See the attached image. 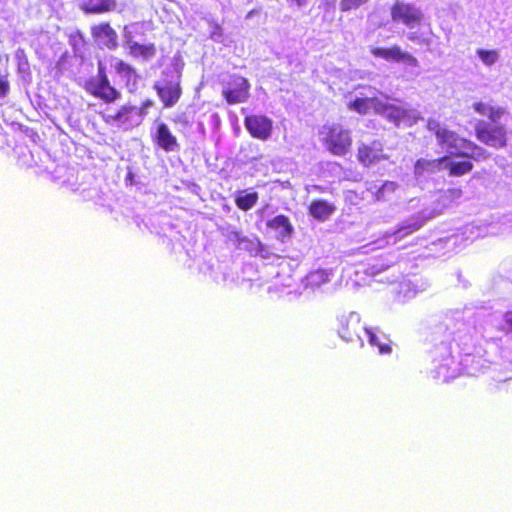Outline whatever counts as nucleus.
<instances>
[{"label": "nucleus", "mask_w": 512, "mask_h": 512, "mask_svg": "<svg viewBox=\"0 0 512 512\" xmlns=\"http://www.w3.org/2000/svg\"><path fill=\"white\" fill-rule=\"evenodd\" d=\"M472 107L475 112L489 119V122L480 120L476 123L477 139L494 148L504 147L506 145V129L501 124V120L508 114L506 109L484 102H475Z\"/></svg>", "instance_id": "1"}, {"label": "nucleus", "mask_w": 512, "mask_h": 512, "mask_svg": "<svg viewBox=\"0 0 512 512\" xmlns=\"http://www.w3.org/2000/svg\"><path fill=\"white\" fill-rule=\"evenodd\" d=\"M427 129L435 135L437 143L451 155L461 156L463 149L467 147L466 139L459 137L454 131L449 130L446 125L435 119L428 120Z\"/></svg>", "instance_id": "2"}, {"label": "nucleus", "mask_w": 512, "mask_h": 512, "mask_svg": "<svg viewBox=\"0 0 512 512\" xmlns=\"http://www.w3.org/2000/svg\"><path fill=\"white\" fill-rule=\"evenodd\" d=\"M154 88L165 107L174 106L181 95L180 72L175 68L165 71L163 78L155 83Z\"/></svg>", "instance_id": "3"}, {"label": "nucleus", "mask_w": 512, "mask_h": 512, "mask_svg": "<svg viewBox=\"0 0 512 512\" xmlns=\"http://www.w3.org/2000/svg\"><path fill=\"white\" fill-rule=\"evenodd\" d=\"M321 134L327 149L334 155H344L351 146L349 131L338 124L323 126Z\"/></svg>", "instance_id": "4"}, {"label": "nucleus", "mask_w": 512, "mask_h": 512, "mask_svg": "<svg viewBox=\"0 0 512 512\" xmlns=\"http://www.w3.org/2000/svg\"><path fill=\"white\" fill-rule=\"evenodd\" d=\"M86 90L106 102H113L120 97V93L110 85L101 61L98 62V74L87 81Z\"/></svg>", "instance_id": "5"}, {"label": "nucleus", "mask_w": 512, "mask_h": 512, "mask_svg": "<svg viewBox=\"0 0 512 512\" xmlns=\"http://www.w3.org/2000/svg\"><path fill=\"white\" fill-rule=\"evenodd\" d=\"M338 335L345 342H358L359 346L364 345L362 334L365 326L361 325L360 315L356 312H349L339 317Z\"/></svg>", "instance_id": "6"}, {"label": "nucleus", "mask_w": 512, "mask_h": 512, "mask_svg": "<svg viewBox=\"0 0 512 512\" xmlns=\"http://www.w3.org/2000/svg\"><path fill=\"white\" fill-rule=\"evenodd\" d=\"M250 84L248 80L239 75H232L223 83L222 95L226 101L233 105L244 103L249 98Z\"/></svg>", "instance_id": "7"}, {"label": "nucleus", "mask_w": 512, "mask_h": 512, "mask_svg": "<svg viewBox=\"0 0 512 512\" xmlns=\"http://www.w3.org/2000/svg\"><path fill=\"white\" fill-rule=\"evenodd\" d=\"M431 216H425L423 213L412 216L405 220L396 231L387 232L382 239L377 240L378 247H384L387 244H395L403 237L419 230Z\"/></svg>", "instance_id": "8"}, {"label": "nucleus", "mask_w": 512, "mask_h": 512, "mask_svg": "<svg viewBox=\"0 0 512 512\" xmlns=\"http://www.w3.org/2000/svg\"><path fill=\"white\" fill-rule=\"evenodd\" d=\"M377 113L397 126L400 124L410 126L417 120L416 111L405 105L388 104L381 101V107H378Z\"/></svg>", "instance_id": "9"}, {"label": "nucleus", "mask_w": 512, "mask_h": 512, "mask_svg": "<svg viewBox=\"0 0 512 512\" xmlns=\"http://www.w3.org/2000/svg\"><path fill=\"white\" fill-rule=\"evenodd\" d=\"M391 17L394 22H401L408 28H414L422 21L423 13L414 5L397 1L391 9Z\"/></svg>", "instance_id": "10"}, {"label": "nucleus", "mask_w": 512, "mask_h": 512, "mask_svg": "<svg viewBox=\"0 0 512 512\" xmlns=\"http://www.w3.org/2000/svg\"><path fill=\"white\" fill-rule=\"evenodd\" d=\"M376 93L377 91L372 87L363 88L359 95L348 103V108L363 115L371 110L377 113L378 107H381V100L376 97Z\"/></svg>", "instance_id": "11"}, {"label": "nucleus", "mask_w": 512, "mask_h": 512, "mask_svg": "<svg viewBox=\"0 0 512 512\" xmlns=\"http://www.w3.org/2000/svg\"><path fill=\"white\" fill-rule=\"evenodd\" d=\"M245 128L252 137L266 141L271 137L273 122L264 115H250L244 119Z\"/></svg>", "instance_id": "12"}, {"label": "nucleus", "mask_w": 512, "mask_h": 512, "mask_svg": "<svg viewBox=\"0 0 512 512\" xmlns=\"http://www.w3.org/2000/svg\"><path fill=\"white\" fill-rule=\"evenodd\" d=\"M371 53L375 57L383 58L387 61L403 63L409 67H418V60L411 54L404 52L399 46L390 48H373Z\"/></svg>", "instance_id": "13"}, {"label": "nucleus", "mask_w": 512, "mask_h": 512, "mask_svg": "<svg viewBox=\"0 0 512 512\" xmlns=\"http://www.w3.org/2000/svg\"><path fill=\"white\" fill-rule=\"evenodd\" d=\"M91 34L100 47L114 50L118 46V35L108 23L93 26Z\"/></svg>", "instance_id": "14"}, {"label": "nucleus", "mask_w": 512, "mask_h": 512, "mask_svg": "<svg viewBox=\"0 0 512 512\" xmlns=\"http://www.w3.org/2000/svg\"><path fill=\"white\" fill-rule=\"evenodd\" d=\"M267 227L275 232V237L281 242L290 239L294 233V227L285 215L275 216L267 222Z\"/></svg>", "instance_id": "15"}, {"label": "nucleus", "mask_w": 512, "mask_h": 512, "mask_svg": "<svg viewBox=\"0 0 512 512\" xmlns=\"http://www.w3.org/2000/svg\"><path fill=\"white\" fill-rule=\"evenodd\" d=\"M152 101L147 100L141 108H137L134 106H123L117 113L114 115H108L107 121L112 120L119 124H125L127 122H132V114L141 117L146 113V109L152 106Z\"/></svg>", "instance_id": "16"}, {"label": "nucleus", "mask_w": 512, "mask_h": 512, "mask_svg": "<svg viewBox=\"0 0 512 512\" xmlns=\"http://www.w3.org/2000/svg\"><path fill=\"white\" fill-rule=\"evenodd\" d=\"M157 144L166 152L179 150V144L176 137L171 133L169 127L165 123L157 126L156 132Z\"/></svg>", "instance_id": "17"}, {"label": "nucleus", "mask_w": 512, "mask_h": 512, "mask_svg": "<svg viewBox=\"0 0 512 512\" xmlns=\"http://www.w3.org/2000/svg\"><path fill=\"white\" fill-rule=\"evenodd\" d=\"M81 9L87 14H101L116 9V0H83Z\"/></svg>", "instance_id": "18"}, {"label": "nucleus", "mask_w": 512, "mask_h": 512, "mask_svg": "<svg viewBox=\"0 0 512 512\" xmlns=\"http://www.w3.org/2000/svg\"><path fill=\"white\" fill-rule=\"evenodd\" d=\"M309 214L319 220H327L335 211V206L325 200H313L308 208Z\"/></svg>", "instance_id": "19"}, {"label": "nucleus", "mask_w": 512, "mask_h": 512, "mask_svg": "<svg viewBox=\"0 0 512 512\" xmlns=\"http://www.w3.org/2000/svg\"><path fill=\"white\" fill-rule=\"evenodd\" d=\"M446 162L447 156L434 160L419 159L415 164L414 173L418 177L424 175V173L426 172L434 173L436 171L444 169Z\"/></svg>", "instance_id": "20"}, {"label": "nucleus", "mask_w": 512, "mask_h": 512, "mask_svg": "<svg viewBox=\"0 0 512 512\" xmlns=\"http://www.w3.org/2000/svg\"><path fill=\"white\" fill-rule=\"evenodd\" d=\"M380 143L374 142L372 146L359 147L358 157L364 165H370L382 157Z\"/></svg>", "instance_id": "21"}, {"label": "nucleus", "mask_w": 512, "mask_h": 512, "mask_svg": "<svg viewBox=\"0 0 512 512\" xmlns=\"http://www.w3.org/2000/svg\"><path fill=\"white\" fill-rule=\"evenodd\" d=\"M397 188L398 184L396 182L386 181L379 187L376 185L370 187L369 190L373 191L377 201H388L392 198Z\"/></svg>", "instance_id": "22"}, {"label": "nucleus", "mask_w": 512, "mask_h": 512, "mask_svg": "<svg viewBox=\"0 0 512 512\" xmlns=\"http://www.w3.org/2000/svg\"><path fill=\"white\" fill-rule=\"evenodd\" d=\"M330 275L331 273L324 269L313 271L307 275L305 279V286L312 289L318 288L330 281Z\"/></svg>", "instance_id": "23"}, {"label": "nucleus", "mask_w": 512, "mask_h": 512, "mask_svg": "<svg viewBox=\"0 0 512 512\" xmlns=\"http://www.w3.org/2000/svg\"><path fill=\"white\" fill-rule=\"evenodd\" d=\"M129 53L133 57H140L143 60H150L156 55V47L154 44H140V43H132L131 48L129 49Z\"/></svg>", "instance_id": "24"}, {"label": "nucleus", "mask_w": 512, "mask_h": 512, "mask_svg": "<svg viewBox=\"0 0 512 512\" xmlns=\"http://www.w3.org/2000/svg\"><path fill=\"white\" fill-rule=\"evenodd\" d=\"M444 169H449L451 176H462L473 169V164L470 161H453L447 157Z\"/></svg>", "instance_id": "25"}, {"label": "nucleus", "mask_w": 512, "mask_h": 512, "mask_svg": "<svg viewBox=\"0 0 512 512\" xmlns=\"http://www.w3.org/2000/svg\"><path fill=\"white\" fill-rule=\"evenodd\" d=\"M461 156L480 161L486 159L489 153L484 148L467 140V147L463 149Z\"/></svg>", "instance_id": "26"}, {"label": "nucleus", "mask_w": 512, "mask_h": 512, "mask_svg": "<svg viewBox=\"0 0 512 512\" xmlns=\"http://www.w3.org/2000/svg\"><path fill=\"white\" fill-rule=\"evenodd\" d=\"M257 200V192L242 193L236 196L235 203L239 209L248 211L257 203Z\"/></svg>", "instance_id": "27"}, {"label": "nucleus", "mask_w": 512, "mask_h": 512, "mask_svg": "<svg viewBox=\"0 0 512 512\" xmlns=\"http://www.w3.org/2000/svg\"><path fill=\"white\" fill-rule=\"evenodd\" d=\"M363 334L368 338L369 344L374 347H378L379 353L385 354L391 351V348L388 344H384L380 341L377 332L373 329L364 328Z\"/></svg>", "instance_id": "28"}, {"label": "nucleus", "mask_w": 512, "mask_h": 512, "mask_svg": "<svg viewBox=\"0 0 512 512\" xmlns=\"http://www.w3.org/2000/svg\"><path fill=\"white\" fill-rule=\"evenodd\" d=\"M444 363L440 364L436 369V377L443 381H448L454 378L453 372H450L451 365L454 364L453 357L447 356L444 358Z\"/></svg>", "instance_id": "29"}, {"label": "nucleus", "mask_w": 512, "mask_h": 512, "mask_svg": "<svg viewBox=\"0 0 512 512\" xmlns=\"http://www.w3.org/2000/svg\"><path fill=\"white\" fill-rule=\"evenodd\" d=\"M398 300L405 301L417 294L415 285L411 281H403L398 285Z\"/></svg>", "instance_id": "30"}, {"label": "nucleus", "mask_w": 512, "mask_h": 512, "mask_svg": "<svg viewBox=\"0 0 512 512\" xmlns=\"http://www.w3.org/2000/svg\"><path fill=\"white\" fill-rule=\"evenodd\" d=\"M476 53L487 66H492L499 60V53L496 50L478 49Z\"/></svg>", "instance_id": "31"}, {"label": "nucleus", "mask_w": 512, "mask_h": 512, "mask_svg": "<svg viewBox=\"0 0 512 512\" xmlns=\"http://www.w3.org/2000/svg\"><path fill=\"white\" fill-rule=\"evenodd\" d=\"M407 38L420 45H425L429 47L431 45V38L428 36H425L423 34H419L418 32H409L407 34Z\"/></svg>", "instance_id": "32"}, {"label": "nucleus", "mask_w": 512, "mask_h": 512, "mask_svg": "<svg viewBox=\"0 0 512 512\" xmlns=\"http://www.w3.org/2000/svg\"><path fill=\"white\" fill-rule=\"evenodd\" d=\"M368 0H341L340 1V10L343 12L356 9L365 3H367Z\"/></svg>", "instance_id": "33"}, {"label": "nucleus", "mask_w": 512, "mask_h": 512, "mask_svg": "<svg viewBox=\"0 0 512 512\" xmlns=\"http://www.w3.org/2000/svg\"><path fill=\"white\" fill-rule=\"evenodd\" d=\"M132 28L133 26H125L124 27V31H123V40H124V45L130 49L131 48V45L132 43H137L136 41H134L133 39V31H132Z\"/></svg>", "instance_id": "34"}, {"label": "nucleus", "mask_w": 512, "mask_h": 512, "mask_svg": "<svg viewBox=\"0 0 512 512\" xmlns=\"http://www.w3.org/2000/svg\"><path fill=\"white\" fill-rule=\"evenodd\" d=\"M10 86L7 76L0 73V99L7 96Z\"/></svg>", "instance_id": "35"}, {"label": "nucleus", "mask_w": 512, "mask_h": 512, "mask_svg": "<svg viewBox=\"0 0 512 512\" xmlns=\"http://www.w3.org/2000/svg\"><path fill=\"white\" fill-rule=\"evenodd\" d=\"M444 196L451 200L459 199L462 196V190L459 188H452L445 191Z\"/></svg>", "instance_id": "36"}, {"label": "nucleus", "mask_w": 512, "mask_h": 512, "mask_svg": "<svg viewBox=\"0 0 512 512\" xmlns=\"http://www.w3.org/2000/svg\"><path fill=\"white\" fill-rule=\"evenodd\" d=\"M503 330L512 334V311L505 313Z\"/></svg>", "instance_id": "37"}, {"label": "nucleus", "mask_w": 512, "mask_h": 512, "mask_svg": "<svg viewBox=\"0 0 512 512\" xmlns=\"http://www.w3.org/2000/svg\"><path fill=\"white\" fill-rule=\"evenodd\" d=\"M113 67L117 71L118 74L125 72V70H129L130 65L123 62L122 60L116 59Z\"/></svg>", "instance_id": "38"}, {"label": "nucleus", "mask_w": 512, "mask_h": 512, "mask_svg": "<svg viewBox=\"0 0 512 512\" xmlns=\"http://www.w3.org/2000/svg\"><path fill=\"white\" fill-rule=\"evenodd\" d=\"M122 77L126 78L127 83L131 81H136L137 74L136 71L130 66L129 70H125V72L120 74Z\"/></svg>", "instance_id": "39"}, {"label": "nucleus", "mask_w": 512, "mask_h": 512, "mask_svg": "<svg viewBox=\"0 0 512 512\" xmlns=\"http://www.w3.org/2000/svg\"><path fill=\"white\" fill-rule=\"evenodd\" d=\"M389 266H384L383 264L381 265H374L371 267V274L376 276L378 275L380 272L384 271L385 269H387Z\"/></svg>", "instance_id": "40"}, {"label": "nucleus", "mask_w": 512, "mask_h": 512, "mask_svg": "<svg viewBox=\"0 0 512 512\" xmlns=\"http://www.w3.org/2000/svg\"><path fill=\"white\" fill-rule=\"evenodd\" d=\"M222 36V32L220 27H216L215 30L211 34V38L215 41H220V37Z\"/></svg>", "instance_id": "41"}, {"label": "nucleus", "mask_w": 512, "mask_h": 512, "mask_svg": "<svg viewBox=\"0 0 512 512\" xmlns=\"http://www.w3.org/2000/svg\"><path fill=\"white\" fill-rule=\"evenodd\" d=\"M288 2H294L298 7H302L306 4V0H287Z\"/></svg>", "instance_id": "42"}, {"label": "nucleus", "mask_w": 512, "mask_h": 512, "mask_svg": "<svg viewBox=\"0 0 512 512\" xmlns=\"http://www.w3.org/2000/svg\"><path fill=\"white\" fill-rule=\"evenodd\" d=\"M131 177H132V174H131V173H128L127 179H128V178H131Z\"/></svg>", "instance_id": "43"}]
</instances>
